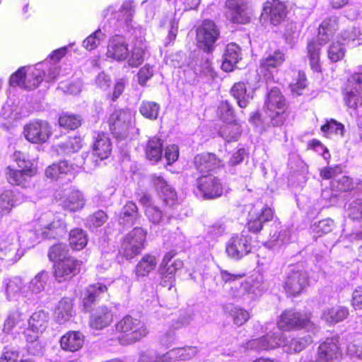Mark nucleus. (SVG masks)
Instances as JSON below:
<instances>
[{
    "mask_svg": "<svg viewBox=\"0 0 362 362\" xmlns=\"http://www.w3.org/2000/svg\"><path fill=\"white\" fill-rule=\"evenodd\" d=\"M278 328L282 331L293 329L307 328L312 334L317 331V327L301 313L287 310L282 313L277 321Z\"/></svg>",
    "mask_w": 362,
    "mask_h": 362,
    "instance_id": "ddd939ff",
    "label": "nucleus"
},
{
    "mask_svg": "<svg viewBox=\"0 0 362 362\" xmlns=\"http://www.w3.org/2000/svg\"><path fill=\"white\" fill-rule=\"evenodd\" d=\"M346 49L344 45L339 42H332L327 48V57L332 62L341 60L345 55Z\"/></svg>",
    "mask_w": 362,
    "mask_h": 362,
    "instance_id": "13d9d810",
    "label": "nucleus"
},
{
    "mask_svg": "<svg viewBox=\"0 0 362 362\" xmlns=\"http://www.w3.org/2000/svg\"><path fill=\"white\" fill-rule=\"evenodd\" d=\"M221 276L226 283L232 284L228 295L237 301L255 300L267 290L263 276L260 274L252 275L241 283L235 281L242 278L243 274H233L227 271H221Z\"/></svg>",
    "mask_w": 362,
    "mask_h": 362,
    "instance_id": "f257e3e1",
    "label": "nucleus"
},
{
    "mask_svg": "<svg viewBox=\"0 0 362 362\" xmlns=\"http://www.w3.org/2000/svg\"><path fill=\"white\" fill-rule=\"evenodd\" d=\"M40 238H41L40 233L37 232V227L35 230H25L22 231L18 236L17 235L19 247L23 252L26 249L30 248L39 243Z\"/></svg>",
    "mask_w": 362,
    "mask_h": 362,
    "instance_id": "a19ab883",
    "label": "nucleus"
},
{
    "mask_svg": "<svg viewBox=\"0 0 362 362\" xmlns=\"http://www.w3.org/2000/svg\"><path fill=\"white\" fill-rule=\"evenodd\" d=\"M334 227V221L330 218L321 220L311 226L313 232L318 236H322L331 232Z\"/></svg>",
    "mask_w": 362,
    "mask_h": 362,
    "instance_id": "680f3d73",
    "label": "nucleus"
},
{
    "mask_svg": "<svg viewBox=\"0 0 362 362\" xmlns=\"http://www.w3.org/2000/svg\"><path fill=\"white\" fill-rule=\"evenodd\" d=\"M341 356V349L339 346V337L327 338L318 348V357L316 361L329 362L338 359Z\"/></svg>",
    "mask_w": 362,
    "mask_h": 362,
    "instance_id": "b1692460",
    "label": "nucleus"
},
{
    "mask_svg": "<svg viewBox=\"0 0 362 362\" xmlns=\"http://www.w3.org/2000/svg\"><path fill=\"white\" fill-rule=\"evenodd\" d=\"M274 212L271 208L261 209H252L248 216L247 227L250 231L257 233L262 228L263 224L272 219Z\"/></svg>",
    "mask_w": 362,
    "mask_h": 362,
    "instance_id": "a878e982",
    "label": "nucleus"
},
{
    "mask_svg": "<svg viewBox=\"0 0 362 362\" xmlns=\"http://www.w3.org/2000/svg\"><path fill=\"white\" fill-rule=\"evenodd\" d=\"M291 240V230L288 228H281L277 233H274L270 238L267 245L272 250H276Z\"/></svg>",
    "mask_w": 362,
    "mask_h": 362,
    "instance_id": "09e8293b",
    "label": "nucleus"
},
{
    "mask_svg": "<svg viewBox=\"0 0 362 362\" xmlns=\"http://www.w3.org/2000/svg\"><path fill=\"white\" fill-rule=\"evenodd\" d=\"M226 17L233 23L245 24L249 22L252 12L247 0H227Z\"/></svg>",
    "mask_w": 362,
    "mask_h": 362,
    "instance_id": "aec40b11",
    "label": "nucleus"
},
{
    "mask_svg": "<svg viewBox=\"0 0 362 362\" xmlns=\"http://www.w3.org/2000/svg\"><path fill=\"white\" fill-rule=\"evenodd\" d=\"M137 216V207L132 202H127L122 208L119 218V223L121 225L130 226L135 223Z\"/></svg>",
    "mask_w": 362,
    "mask_h": 362,
    "instance_id": "a18cd8bd",
    "label": "nucleus"
},
{
    "mask_svg": "<svg viewBox=\"0 0 362 362\" xmlns=\"http://www.w3.org/2000/svg\"><path fill=\"white\" fill-rule=\"evenodd\" d=\"M76 172L72 164H69L66 160H62L48 166L45 170V175L51 179H59L66 175L68 176V180H71L74 177Z\"/></svg>",
    "mask_w": 362,
    "mask_h": 362,
    "instance_id": "7c9ffc66",
    "label": "nucleus"
},
{
    "mask_svg": "<svg viewBox=\"0 0 362 362\" xmlns=\"http://www.w3.org/2000/svg\"><path fill=\"white\" fill-rule=\"evenodd\" d=\"M339 29V18L331 16L325 19L318 29L317 42L312 40L307 46L308 57L311 69L316 72L321 71L320 62L321 47L329 42Z\"/></svg>",
    "mask_w": 362,
    "mask_h": 362,
    "instance_id": "7ed1b4c3",
    "label": "nucleus"
},
{
    "mask_svg": "<svg viewBox=\"0 0 362 362\" xmlns=\"http://www.w3.org/2000/svg\"><path fill=\"white\" fill-rule=\"evenodd\" d=\"M146 46L142 41L134 44L129 49L126 39L122 35L112 37L107 43L106 57L117 62H127L129 66L137 67L144 60V54Z\"/></svg>",
    "mask_w": 362,
    "mask_h": 362,
    "instance_id": "f03ea898",
    "label": "nucleus"
},
{
    "mask_svg": "<svg viewBox=\"0 0 362 362\" xmlns=\"http://www.w3.org/2000/svg\"><path fill=\"white\" fill-rule=\"evenodd\" d=\"M106 291V286L100 283L89 286L86 289V292L83 298V305L85 310L88 311L91 304Z\"/></svg>",
    "mask_w": 362,
    "mask_h": 362,
    "instance_id": "37998d69",
    "label": "nucleus"
},
{
    "mask_svg": "<svg viewBox=\"0 0 362 362\" xmlns=\"http://www.w3.org/2000/svg\"><path fill=\"white\" fill-rule=\"evenodd\" d=\"M251 238L242 233L231 236L226 244V252L232 258L240 259L251 251Z\"/></svg>",
    "mask_w": 362,
    "mask_h": 362,
    "instance_id": "4be33fe9",
    "label": "nucleus"
},
{
    "mask_svg": "<svg viewBox=\"0 0 362 362\" xmlns=\"http://www.w3.org/2000/svg\"><path fill=\"white\" fill-rule=\"evenodd\" d=\"M160 105L152 101H142L140 107V113L146 118L156 119L158 116Z\"/></svg>",
    "mask_w": 362,
    "mask_h": 362,
    "instance_id": "5fc2aeb1",
    "label": "nucleus"
},
{
    "mask_svg": "<svg viewBox=\"0 0 362 362\" xmlns=\"http://www.w3.org/2000/svg\"><path fill=\"white\" fill-rule=\"evenodd\" d=\"M49 320V315L43 310H38L33 313L28 321V327L23 331L25 335L39 337L47 328Z\"/></svg>",
    "mask_w": 362,
    "mask_h": 362,
    "instance_id": "bb28decb",
    "label": "nucleus"
},
{
    "mask_svg": "<svg viewBox=\"0 0 362 362\" xmlns=\"http://www.w3.org/2000/svg\"><path fill=\"white\" fill-rule=\"evenodd\" d=\"M83 341L84 339L81 333L70 331L61 337L60 345L62 349L74 352L82 347Z\"/></svg>",
    "mask_w": 362,
    "mask_h": 362,
    "instance_id": "c9c22d12",
    "label": "nucleus"
},
{
    "mask_svg": "<svg viewBox=\"0 0 362 362\" xmlns=\"http://www.w3.org/2000/svg\"><path fill=\"white\" fill-rule=\"evenodd\" d=\"M183 265L182 261L179 259L174 260L172 263L168 264L166 267L160 266V272L163 275V277L168 278V281L170 283L169 289L173 286V283L174 281V274L175 272L180 269Z\"/></svg>",
    "mask_w": 362,
    "mask_h": 362,
    "instance_id": "052dcab7",
    "label": "nucleus"
},
{
    "mask_svg": "<svg viewBox=\"0 0 362 362\" xmlns=\"http://www.w3.org/2000/svg\"><path fill=\"white\" fill-rule=\"evenodd\" d=\"M116 330L120 333L119 343L128 345L140 341L146 337L148 330L146 324L137 317L126 315L115 325Z\"/></svg>",
    "mask_w": 362,
    "mask_h": 362,
    "instance_id": "39448f33",
    "label": "nucleus"
},
{
    "mask_svg": "<svg viewBox=\"0 0 362 362\" xmlns=\"http://www.w3.org/2000/svg\"><path fill=\"white\" fill-rule=\"evenodd\" d=\"M349 315V309L346 307L335 305L324 309L321 318L327 324L334 325L346 319Z\"/></svg>",
    "mask_w": 362,
    "mask_h": 362,
    "instance_id": "72a5a7b5",
    "label": "nucleus"
},
{
    "mask_svg": "<svg viewBox=\"0 0 362 362\" xmlns=\"http://www.w3.org/2000/svg\"><path fill=\"white\" fill-rule=\"evenodd\" d=\"M352 187L351 180L345 175H341L331 182V187L338 194L339 191H348Z\"/></svg>",
    "mask_w": 362,
    "mask_h": 362,
    "instance_id": "0e129e2a",
    "label": "nucleus"
},
{
    "mask_svg": "<svg viewBox=\"0 0 362 362\" xmlns=\"http://www.w3.org/2000/svg\"><path fill=\"white\" fill-rule=\"evenodd\" d=\"M240 126L236 122H229L219 130L220 136L226 141H236L240 135Z\"/></svg>",
    "mask_w": 362,
    "mask_h": 362,
    "instance_id": "603ef678",
    "label": "nucleus"
},
{
    "mask_svg": "<svg viewBox=\"0 0 362 362\" xmlns=\"http://www.w3.org/2000/svg\"><path fill=\"white\" fill-rule=\"evenodd\" d=\"M134 5L131 1H124L119 11L115 13V17L117 18L119 24L127 25L131 22L134 15Z\"/></svg>",
    "mask_w": 362,
    "mask_h": 362,
    "instance_id": "864d4df0",
    "label": "nucleus"
},
{
    "mask_svg": "<svg viewBox=\"0 0 362 362\" xmlns=\"http://www.w3.org/2000/svg\"><path fill=\"white\" fill-rule=\"evenodd\" d=\"M233 323L238 326L245 324L250 318V314L245 310L235 307L230 312Z\"/></svg>",
    "mask_w": 362,
    "mask_h": 362,
    "instance_id": "338daca9",
    "label": "nucleus"
},
{
    "mask_svg": "<svg viewBox=\"0 0 362 362\" xmlns=\"http://www.w3.org/2000/svg\"><path fill=\"white\" fill-rule=\"evenodd\" d=\"M112 320V315L107 307L99 308L91 316L90 325L93 329H102L107 327Z\"/></svg>",
    "mask_w": 362,
    "mask_h": 362,
    "instance_id": "4c0bfd02",
    "label": "nucleus"
},
{
    "mask_svg": "<svg viewBox=\"0 0 362 362\" xmlns=\"http://www.w3.org/2000/svg\"><path fill=\"white\" fill-rule=\"evenodd\" d=\"M163 143L158 137L151 138L146 148V156L153 163H157L162 156Z\"/></svg>",
    "mask_w": 362,
    "mask_h": 362,
    "instance_id": "c03bdc74",
    "label": "nucleus"
},
{
    "mask_svg": "<svg viewBox=\"0 0 362 362\" xmlns=\"http://www.w3.org/2000/svg\"><path fill=\"white\" fill-rule=\"evenodd\" d=\"M49 279L48 272L41 271L30 281L27 290L30 292V300L33 299L34 295H37L45 291Z\"/></svg>",
    "mask_w": 362,
    "mask_h": 362,
    "instance_id": "ea45409f",
    "label": "nucleus"
},
{
    "mask_svg": "<svg viewBox=\"0 0 362 362\" xmlns=\"http://www.w3.org/2000/svg\"><path fill=\"white\" fill-rule=\"evenodd\" d=\"M285 105L284 98L279 88H271L267 94L265 107L273 126L279 127L284 124L286 117Z\"/></svg>",
    "mask_w": 362,
    "mask_h": 362,
    "instance_id": "9d476101",
    "label": "nucleus"
},
{
    "mask_svg": "<svg viewBox=\"0 0 362 362\" xmlns=\"http://www.w3.org/2000/svg\"><path fill=\"white\" fill-rule=\"evenodd\" d=\"M219 30L211 21H204L197 30L198 45L204 51L211 52L215 42L219 37Z\"/></svg>",
    "mask_w": 362,
    "mask_h": 362,
    "instance_id": "6ab92c4d",
    "label": "nucleus"
},
{
    "mask_svg": "<svg viewBox=\"0 0 362 362\" xmlns=\"http://www.w3.org/2000/svg\"><path fill=\"white\" fill-rule=\"evenodd\" d=\"M0 117L6 121L8 124H11L14 120L21 117L17 104L14 101L8 100L1 109Z\"/></svg>",
    "mask_w": 362,
    "mask_h": 362,
    "instance_id": "8fccbe9b",
    "label": "nucleus"
},
{
    "mask_svg": "<svg viewBox=\"0 0 362 362\" xmlns=\"http://www.w3.org/2000/svg\"><path fill=\"white\" fill-rule=\"evenodd\" d=\"M134 120V113L129 109L117 110L109 117L110 129L117 139H124L128 136Z\"/></svg>",
    "mask_w": 362,
    "mask_h": 362,
    "instance_id": "9b49d317",
    "label": "nucleus"
},
{
    "mask_svg": "<svg viewBox=\"0 0 362 362\" xmlns=\"http://www.w3.org/2000/svg\"><path fill=\"white\" fill-rule=\"evenodd\" d=\"M344 100L347 107L358 110L362 114V69L354 72L348 79Z\"/></svg>",
    "mask_w": 362,
    "mask_h": 362,
    "instance_id": "f8f14e48",
    "label": "nucleus"
},
{
    "mask_svg": "<svg viewBox=\"0 0 362 362\" xmlns=\"http://www.w3.org/2000/svg\"><path fill=\"white\" fill-rule=\"evenodd\" d=\"M37 230L41 238H57L66 233V226L64 219L52 211L42 213L36 219Z\"/></svg>",
    "mask_w": 362,
    "mask_h": 362,
    "instance_id": "423d86ee",
    "label": "nucleus"
},
{
    "mask_svg": "<svg viewBox=\"0 0 362 362\" xmlns=\"http://www.w3.org/2000/svg\"><path fill=\"white\" fill-rule=\"evenodd\" d=\"M107 215L103 211H98L87 219V225L90 228H95L103 225L107 221Z\"/></svg>",
    "mask_w": 362,
    "mask_h": 362,
    "instance_id": "774afa93",
    "label": "nucleus"
},
{
    "mask_svg": "<svg viewBox=\"0 0 362 362\" xmlns=\"http://www.w3.org/2000/svg\"><path fill=\"white\" fill-rule=\"evenodd\" d=\"M19 247L17 234L11 233L4 235L0 242V260H5L8 264L18 261L23 255Z\"/></svg>",
    "mask_w": 362,
    "mask_h": 362,
    "instance_id": "dca6fc26",
    "label": "nucleus"
},
{
    "mask_svg": "<svg viewBox=\"0 0 362 362\" xmlns=\"http://www.w3.org/2000/svg\"><path fill=\"white\" fill-rule=\"evenodd\" d=\"M44 65L37 64L35 66L19 69L11 76L10 84L28 90L35 89L43 80Z\"/></svg>",
    "mask_w": 362,
    "mask_h": 362,
    "instance_id": "0eeeda50",
    "label": "nucleus"
},
{
    "mask_svg": "<svg viewBox=\"0 0 362 362\" xmlns=\"http://www.w3.org/2000/svg\"><path fill=\"white\" fill-rule=\"evenodd\" d=\"M56 199L60 204L70 211H76L81 209L86 203L83 193L74 188H66L56 194Z\"/></svg>",
    "mask_w": 362,
    "mask_h": 362,
    "instance_id": "412c9836",
    "label": "nucleus"
},
{
    "mask_svg": "<svg viewBox=\"0 0 362 362\" xmlns=\"http://www.w3.org/2000/svg\"><path fill=\"white\" fill-rule=\"evenodd\" d=\"M272 324H267L265 327L261 325L259 322L255 325V328L259 329L260 334H264L261 337L252 339L247 342L246 348L257 351H267L274 349L281 346L285 341L284 334L280 332H275L272 334L267 332Z\"/></svg>",
    "mask_w": 362,
    "mask_h": 362,
    "instance_id": "6e6552de",
    "label": "nucleus"
},
{
    "mask_svg": "<svg viewBox=\"0 0 362 362\" xmlns=\"http://www.w3.org/2000/svg\"><path fill=\"white\" fill-rule=\"evenodd\" d=\"M194 163L197 170L204 173L212 171L222 165L223 161L214 153H202L194 157Z\"/></svg>",
    "mask_w": 362,
    "mask_h": 362,
    "instance_id": "c85d7f7f",
    "label": "nucleus"
},
{
    "mask_svg": "<svg viewBox=\"0 0 362 362\" xmlns=\"http://www.w3.org/2000/svg\"><path fill=\"white\" fill-rule=\"evenodd\" d=\"M59 124L66 129H75L81 125V118L79 115L63 114L59 118Z\"/></svg>",
    "mask_w": 362,
    "mask_h": 362,
    "instance_id": "bf43d9fd",
    "label": "nucleus"
},
{
    "mask_svg": "<svg viewBox=\"0 0 362 362\" xmlns=\"http://www.w3.org/2000/svg\"><path fill=\"white\" fill-rule=\"evenodd\" d=\"M52 133L51 126L45 120H32L25 125L23 129V134L26 140L36 144H42L47 142Z\"/></svg>",
    "mask_w": 362,
    "mask_h": 362,
    "instance_id": "2eb2a0df",
    "label": "nucleus"
},
{
    "mask_svg": "<svg viewBox=\"0 0 362 362\" xmlns=\"http://www.w3.org/2000/svg\"><path fill=\"white\" fill-rule=\"evenodd\" d=\"M81 139L79 136L70 137L67 141L59 145L61 151L69 154L78 151L81 147Z\"/></svg>",
    "mask_w": 362,
    "mask_h": 362,
    "instance_id": "e2e57ef3",
    "label": "nucleus"
},
{
    "mask_svg": "<svg viewBox=\"0 0 362 362\" xmlns=\"http://www.w3.org/2000/svg\"><path fill=\"white\" fill-rule=\"evenodd\" d=\"M321 131L326 136L336 134L342 137L344 134V126L335 119H331L321 127Z\"/></svg>",
    "mask_w": 362,
    "mask_h": 362,
    "instance_id": "6e6d98bb",
    "label": "nucleus"
},
{
    "mask_svg": "<svg viewBox=\"0 0 362 362\" xmlns=\"http://www.w3.org/2000/svg\"><path fill=\"white\" fill-rule=\"evenodd\" d=\"M73 303L71 299L64 298L59 301L54 311L55 319L59 324L68 322L72 317Z\"/></svg>",
    "mask_w": 362,
    "mask_h": 362,
    "instance_id": "58836bf2",
    "label": "nucleus"
},
{
    "mask_svg": "<svg viewBox=\"0 0 362 362\" xmlns=\"http://www.w3.org/2000/svg\"><path fill=\"white\" fill-rule=\"evenodd\" d=\"M285 16L286 7L279 0H273L264 4L262 16L265 18H269L272 24L274 25H278L284 18Z\"/></svg>",
    "mask_w": 362,
    "mask_h": 362,
    "instance_id": "cd10ccee",
    "label": "nucleus"
},
{
    "mask_svg": "<svg viewBox=\"0 0 362 362\" xmlns=\"http://www.w3.org/2000/svg\"><path fill=\"white\" fill-rule=\"evenodd\" d=\"M105 37V33L100 29H98L83 40V47L90 51L95 49L104 40Z\"/></svg>",
    "mask_w": 362,
    "mask_h": 362,
    "instance_id": "4d7b16f0",
    "label": "nucleus"
},
{
    "mask_svg": "<svg viewBox=\"0 0 362 362\" xmlns=\"http://www.w3.org/2000/svg\"><path fill=\"white\" fill-rule=\"evenodd\" d=\"M86 233L80 228H74L69 233V244L72 249L81 250L87 245Z\"/></svg>",
    "mask_w": 362,
    "mask_h": 362,
    "instance_id": "3c124183",
    "label": "nucleus"
},
{
    "mask_svg": "<svg viewBox=\"0 0 362 362\" xmlns=\"http://www.w3.org/2000/svg\"><path fill=\"white\" fill-rule=\"evenodd\" d=\"M232 95L237 100L238 105L243 108L247 106L249 100L252 98L251 92H248L244 83H236L231 88Z\"/></svg>",
    "mask_w": 362,
    "mask_h": 362,
    "instance_id": "49530a36",
    "label": "nucleus"
},
{
    "mask_svg": "<svg viewBox=\"0 0 362 362\" xmlns=\"http://www.w3.org/2000/svg\"><path fill=\"white\" fill-rule=\"evenodd\" d=\"M24 325L25 322L22 318V315L18 311H14L11 313L6 319L3 330L6 333L13 331L19 332L23 329Z\"/></svg>",
    "mask_w": 362,
    "mask_h": 362,
    "instance_id": "de8ad7c7",
    "label": "nucleus"
},
{
    "mask_svg": "<svg viewBox=\"0 0 362 362\" xmlns=\"http://www.w3.org/2000/svg\"><path fill=\"white\" fill-rule=\"evenodd\" d=\"M23 195L17 190H4L0 194V214H8L11 209L21 204Z\"/></svg>",
    "mask_w": 362,
    "mask_h": 362,
    "instance_id": "c756f323",
    "label": "nucleus"
},
{
    "mask_svg": "<svg viewBox=\"0 0 362 362\" xmlns=\"http://www.w3.org/2000/svg\"><path fill=\"white\" fill-rule=\"evenodd\" d=\"M4 285L5 295L8 300H17L21 297L30 300V292L20 277L15 276L6 280Z\"/></svg>",
    "mask_w": 362,
    "mask_h": 362,
    "instance_id": "393cba45",
    "label": "nucleus"
},
{
    "mask_svg": "<svg viewBox=\"0 0 362 362\" xmlns=\"http://www.w3.org/2000/svg\"><path fill=\"white\" fill-rule=\"evenodd\" d=\"M308 285L307 273L300 269L298 265H291L288 267L284 280V288L291 296L300 294Z\"/></svg>",
    "mask_w": 362,
    "mask_h": 362,
    "instance_id": "4468645a",
    "label": "nucleus"
},
{
    "mask_svg": "<svg viewBox=\"0 0 362 362\" xmlns=\"http://www.w3.org/2000/svg\"><path fill=\"white\" fill-rule=\"evenodd\" d=\"M223 57L222 69L226 72L233 71L242 58L240 47L235 43L228 44Z\"/></svg>",
    "mask_w": 362,
    "mask_h": 362,
    "instance_id": "2f4dec72",
    "label": "nucleus"
},
{
    "mask_svg": "<svg viewBox=\"0 0 362 362\" xmlns=\"http://www.w3.org/2000/svg\"><path fill=\"white\" fill-rule=\"evenodd\" d=\"M81 262L70 257L59 262L55 265L54 276L57 281L62 282L72 278L81 270Z\"/></svg>",
    "mask_w": 362,
    "mask_h": 362,
    "instance_id": "5701e85b",
    "label": "nucleus"
},
{
    "mask_svg": "<svg viewBox=\"0 0 362 362\" xmlns=\"http://www.w3.org/2000/svg\"><path fill=\"white\" fill-rule=\"evenodd\" d=\"M294 75L296 78L290 83L289 86L293 93L300 95V91L306 86L305 75L302 71L295 73Z\"/></svg>",
    "mask_w": 362,
    "mask_h": 362,
    "instance_id": "69168bd1",
    "label": "nucleus"
},
{
    "mask_svg": "<svg viewBox=\"0 0 362 362\" xmlns=\"http://www.w3.org/2000/svg\"><path fill=\"white\" fill-rule=\"evenodd\" d=\"M285 54L280 49L270 52L262 59L259 64V74L263 75L266 81H274V74L285 61Z\"/></svg>",
    "mask_w": 362,
    "mask_h": 362,
    "instance_id": "a211bd4d",
    "label": "nucleus"
},
{
    "mask_svg": "<svg viewBox=\"0 0 362 362\" xmlns=\"http://www.w3.org/2000/svg\"><path fill=\"white\" fill-rule=\"evenodd\" d=\"M94 156H96L100 160H103L110 156L112 148L110 138L103 133H98L95 137L93 147Z\"/></svg>",
    "mask_w": 362,
    "mask_h": 362,
    "instance_id": "e433bc0d",
    "label": "nucleus"
},
{
    "mask_svg": "<svg viewBox=\"0 0 362 362\" xmlns=\"http://www.w3.org/2000/svg\"><path fill=\"white\" fill-rule=\"evenodd\" d=\"M313 341V336L310 334L300 335L288 340L285 337V341L281 346L284 351L288 354L299 353L305 349Z\"/></svg>",
    "mask_w": 362,
    "mask_h": 362,
    "instance_id": "473e14b6",
    "label": "nucleus"
},
{
    "mask_svg": "<svg viewBox=\"0 0 362 362\" xmlns=\"http://www.w3.org/2000/svg\"><path fill=\"white\" fill-rule=\"evenodd\" d=\"M153 183L161 193L163 202L167 205L173 206L177 203L176 192L160 175L154 176Z\"/></svg>",
    "mask_w": 362,
    "mask_h": 362,
    "instance_id": "f704fd0d",
    "label": "nucleus"
},
{
    "mask_svg": "<svg viewBox=\"0 0 362 362\" xmlns=\"http://www.w3.org/2000/svg\"><path fill=\"white\" fill-rule=\"evenodd\" d=\"M195 193L205 199H216L222 195L223 186L220 180L213 175L202 176L197 180Z\"/></svg>",
    "mask_w": 362,
    "mask_h": 362,
    "instance_id": "f3484780",
    "label": "nucleus"
},
{
    "mask_svg": "<svg viewBox=\"0 0 362 362\" xmlns=\"http://www.w3.org/2000/svg\"><path fill=\"white\" fill-rule=\"evenodd\" d=\"M146 234L142 228H134L122 240L119 253L127 259L139 255L144 247Z\"/></svg>",
    "mask_w": 362,
    "mask_h": 362,
    "instance_id": "1a4fd4ad",
    "label": "nucleus"
},
{
    "mask_svg": "<svg viewBox=\"0 0 362 362\" xmlns=\"http://www.w3.org/2000/svg\"><path fill=\"white\" fill-rule=\"evenodd\" d=\"M157 264L156 256L145 255L137 263L135 267V273L137 276L144 277L153 271Z\"/></svg>",
    "mask_w": 362,
    "mask_h": 362,
    "instance_id": "79ce46f5",
    "label": "nucleus"
},
{
    "mask_svg": "<svg viewBox=\"0 0 362 362\" xmlns=\"http://www.w3.org/2000/svg\"><path fill=\"white\" fill-rule=\"evenodd\" d=\"M13 159L19 169L7 167L5 171L7 181L12 185L22 188L30 187L32 185V177L37 173V168L34 165L33 161L30 160L26 154L17 151L13 153Z\"/></svg>",
    "mask_w": 362,
    "mask_h": 362,
    "instance_id": "20e7f679",
    "label": "nucleus"
}]
</instances>
